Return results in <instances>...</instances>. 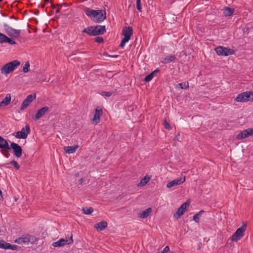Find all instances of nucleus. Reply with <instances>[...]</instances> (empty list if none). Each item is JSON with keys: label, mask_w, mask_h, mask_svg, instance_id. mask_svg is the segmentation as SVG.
I'll return each mask as SVG.
<instances>
[{"label": "nucleus", "mask_w": 253, "mask_h": 253, "mask_svg": "<svg viewBox=\"0 0 253 253\" xmlns=\"http://www.w3.org/2000/svg\"><path fill=\"white\" fill-rule=\"evenodd\" d=\"M84 11L85 14L95 23H101L106 18V13L105 10H93L86 7Z\"/></svg>", "instance_id": "obj_1"}, {"label": "nucleus", "mask_w": 253, "mask_h": 253, "mask_svg": "<svg viewBox=\"0 0 253 253\" xmlns=\"http://www.w3.org/2000/svg\"><path fill=\"white\" fill-rule=\"evenodd\" d=\"M106 30L104 25L91 26L84 28L83 33H85L90 36L101 35L106 33Z\"/></svg>", "instance_id": "obj_2"}, {"label": "nucleus", "mask_w": 253, "mask_h": 253, "mask_svg": "<svg viewBox=\"0 0 253 253\" xmlns=\"http://www.w3.org/2000/svg\"><path fill=\"white\" fill-rule=\"evenodd\" d=\"M20 64V62L18 60H13L6 64L1 69V72L2 74H8L13 71Z\"/></svg>", "instance_id": "obj_3"}, {"label": "nucleus", "mask_w": 253, "mask_h": 253, "mask_svg": "<svg viewBox=\"0 0 253 253\" xmlns=\"http://www.w3.org/2000/svg\"><path fill=\"white\" fill-rule=\"evenodd\" d=\"M246 227L247 224L244 223L241 227L237 229L231 236L232 241L233 242H237L238 240H240L244 235Z\"/></svg>", "instance_id": "obj_4"}, {"label": "nucleus", "mask_w": 253, "mask_h": 253, "mask_svg": "<svg viewBox=\"0 0 253 253\" xmlns=\"http://www.w3.org/2000/svg\"><path fill=\"white\" fill-rule=\"evenodd\" d=\"M3 27L6 33L10 37L12 38H17L19 37L21 33L20 30H16L12 28L6 23L3 24Z\"/></svg>", "instance_id": "obj_5"}, {"label": "nucleus", "mask_w": 253, "mask_h": 253, "mask_svg": "<svg viewBox=\"0 0 253 253\" xmlns=\"http://www.w3.org/2000/svg\"><path fill=\"white\" fill-rule=\"evenodd\" d=\"M30 127L29 124H27L25 127H23L21 131L16 133L15 137L19 139H26L28 134L30 132Z\"/></svg>", "instance_id": "obj_6"}, {"label": "nucleus", "mask_w": 253, "mask_h": 253, "mask_svg": "<svg viewBox=\"0 0 253 253\" xmlns=\"http://www.w3.org/2000/svg\"><path fill=\"white\" fill-rule=\"evenodd\" d=\"M73 243V235L71 234L70 237L65 240L64 239H60L58 241L52 243V246L54 247H62L65 245H70Z\"/></svg>", "instance_id": "obj_7"}, {"label": "nucleus", "mask_w": 253, "mask_h": 253, "mask_svg": "<svg viewBox=\"0 0 253 253\" xmlns=\"http://www.w3.org/2000/svg\"><path fill=\"white\" fill-rule=\"evenodd\" d=\"M189 206V203L188 201L182 204L181 206L177 210L176 213L174 214L173 217L178 219L185 212L186 209Z\"/></svg>", "instance_id": "obj_8"}, {"label": "nucleus", "mask_w": 253, "mask_h": 253, "mask_svg": "<svg viewBox=\"0 0 253 253\" xmlns=\"http://www.w3.org/2000/svg\"><path fill=\"white\" fill-rule=\"evenodd\" d=\"M36 95L35 94L28 95L24 100L20 107L21 110H24L30 104L36 99Z\"/></svg>", "instance_id": "obj_9"}, {"label": "nucleus", "mask_w": 253, "mask_h": 253, "mask_svg": "<svg viewBox=\"0 0 253 253\" xmlns=\"http://www.w3.org/2000/svg\"><path fill=\"white\" fill-rule=\"evenodd\" d=\"M10 148L13 150L14 154L17 158H20L21 156L22 149L21 146L18 144L14 142H12L10 144Z\"/></svg>", "instance_id": "obj_10"}, {"label": "nucleus", "mask_w": 253, "mask_h": 253, "mask_svg": "<svg viewBox=\"0 0 253 253\" xmlns=\"http://www.w3.org/2000/svg\"><path fill=\"white\" fill-rule=\"evenodd\" d=\"M251 135H253V128H247L240 132L237 135V138L243 139Z\"/></svg>", "instance_id": "obj_11"}, {"label": "nucleus", "mask_w": 253, "mask_h": 253, "mask_svg": "<svg viewBox=\"0 0 253 253\" xmlns=\"http://www.w3.org/2000/svg\"><path fill=\"white\" fill-rule=\"evenodd\" d=\"M250 93L248 91L244 92L239 94L236 97L235 100L238 102H246L248 101L250 99Z\"/></svg>", "instance_id": "obj_12"}, {"label": "nucleus", "mask_w": 253, "mask_h": 253, "mask_svg": "<svg viewBox=\"0 0 253 253\" xmlns=\"http://www.w3.org/2000/svg\"><path fill=\"white\" fill-rule=\"evenodd\" d=\"M185 181V176L183 178H179L177 179H175L168 182L167 184V187L168 188H171L176 185H180V184L183 183Z\"/></svg>", "instance_id": "obj_13"}, {"label": "nucleus", "mask_w": 253, "mask_h": 253, "mask_svg": "<svg viewBox=\"0 0 253 253\" xmlns=\"http://www.w3.org/2000/svg\"><path fill=\"white\" fill-rule=\"evenodd\" d=\"M0 149L3 150L6 152H9L10 150L7 141L1 136H0Z\"/></svg>", "instance_id": "obj_14"}, {"label": "nucleus", "mask_w": 253, "mask_h": 253, "mask_svg": "<svg viewBox=\"0 0 253 253\" xmlns=\"http://www.w3.org/2000/svg\"><path fill=\"white\" fill-rule=\"evenodd\" d=\"M122 34L124 37L130 40V37L133 34L132 28L130 26L125 27L123 29Z\"/></svg>", "instance_id": "obj_15"}, {"label": "nucleus", "mask_w": 253, "mask_h": 253, "mask_svg": "<svg viewBox=\"0 0 253 253\" xmlns=\"http://www.w3.org/2000/svg\"><path fill=\"white\" fill-rule=\"evenodd\" d=\"M103 112H95L93 118L91 120L93 124L95 125L98 124L100 121V117L102 115Z\"/></svg>", "instance_id": "obj_16"}, {"label": "nucleus", "mask_w": 253, "mask_h": 253, "mask_svg": "<svg viewBox=\"0 0 253 253\" xmlns=\"http://www.w3.org/2000/svg\"><path fill=\"white\" fill-rule=\"evenodd\" d=\"M107 222L104 220L101 221L94 225V227L100 231L104 230L107 227Z\"/></svg>", "instance_id": "obj_17"}, {"label": "nucleus", "mask_w": 253, "mask_h": 253, "mask_svg": "<svg viewBox=\"0 0 253 253\" xmlns=\"http://www.w3.org/2000/svg\"><path fill=\"white\" fill-rule=\"evenodd\" d=\"M78 147L79 146L78 145L66 146L64 147V150L66 153L72 154L75 153Z\"/></svg>", "instance_id": "obj_18"}, {"label": "nucleus", "mask_w": 253, "mask_h": 253, "mask_svg": "<svg viewBox=\"0 0 253 253\" xmlns=\"http://www.w3.org/2000/svg\"><path fill=\"white\" fill-rule=\"evenodd\" d=\"M223 14L225 16H230L232 15L234 12V9L233 8L225 7L223 9Z\"/></svg>", "instance_id": "obj_19"}, {"label": "nucleus", "mask_w": 253, "mask_h": 253, "mask_svg": "<svg viewBox=\"0 0 253 253\" xmlns=\"http://www.w3.org/2000/svg\"><path fill=\"white\" fill-rule=\"evenodd\" d=\"M159 72V69H156L153 72H151L148 75H147L145 78L144 81L146 82H149L152 80L156 74Z\"/></svg>", "instance_id": "obj_20"}, {"label": "nucleus", "mask_w": 253, "mask_h": 253, "mask_svg": "<svg viewBox=\"0 0 253 253\" xmlns=\"http://www.w3.org/2000/svg\"><path fill=\"white\" fill-rule=\"evenodd\" d=\"M152 212L151 208H149L140 213L139 217L141 218H147Z\"/></svg>", "instance_id": "obj_21"}, {"label": "nucleus", "mask_w": 253, "mask_h": 253, "mask_svg": "<svg viewBox=\"0 0 253 253\" xmlns=\"http://www.w3.org/2000/svg\"><path fill=\"white\" fill-rule=\"evenodd\" d=\"M11 101V96L10 94H7L6 97L0 103V106H5L8 105Z\"/></svg>", "instance_id": "obj_22"}, {"label": "nucleus", "mask_w": 253, "mask_h": 253, "mask_svg": "<svg viewBox=\"0 0 253 253\" xmlns=\"http://www.w3.org/2000/svg\"><path fill=\"white\" fill-rule=\"evenodd\" d=\"M176 59L175 55H170L167 56L166 57L163 58V62L165 64L169 63L173 61H174Z\"/></svg>", "instance_id": "obj_23"}, {"label": "nucleus", "mask_w": 253, "mask_h": 253, "mask_svg": "<svg viewBox=\"0 0 253 253\" xmlns=\"http://www.w3.org/2000/svg\"><path fill=\"white\" fill-rule=\"evenodd\" d=\"M225 47L218 46L215 48L216 54L218 55L224 56Z\"/></svg>", "instance_id": "obj_24"}, {"label": "nucleus", "mask_w": 253, "mask_h": 253, "mask_svg": "<svg viewBox=\"0 0 253 253\" xmlns=\"http://www.w3.org/2000/svg\"><path fill=\"white\" fill-rule=\"evenodd\" d=\"M150 178L147 176H144L141 180L140 182L137 184L139 186L145 185L150 180Z\"/></svg>", "instance_id": "obj_25"}, {"label": "nucleus", "mask_w": 253, "mask_h": 253, "mask_svg": "<svg viewBox=\"0 0 253 253\" xmlns=\"http://www.w3.org/2000/svg\"><path fill=\"white\" fill-rule=\"evenodd\" d=\"M176 87L178 88H180L181 89H188L189 88L188 82L178 83V84H176Z\"/></svg>", "instance_id": "obj_26"}, {"label": "nucleus", "mask_w": 253, "mask_h": 253, "mask_svg": "<svg viewBox=\"0 0 253 253\" xmlns=\"http://www.w3.org/2000/svg\"><path fill=\"white\" fill-rule=\"evenodd\" d=\"M82 211H83V213L84 214H91L94 209L92 207L87 208H83Z\"/></svg>", "instance_id": "obj_27"}, {"label": "nucleus", "mask_w": 253, "mask_h": 253, "mask_svg": "<svg viewBox=\"0 0 253 253\" xmlns=\"http://www.w3.org/2000/svg\"><path fill=\"white\" fill-rule=\"evenodd\" d=\"M45 113V112H37L35 116H32V118L34 121H36L44 115Z\"/></svg>", "instance_id": "obj_28"}, {"label": "nucleus", "mask_w": 253, "mask_h": 253, "mask_svg": "<svg viewBox=\"0 0 253 253\" xmlns=\"http://www.w3.org/2000/svg\"><path fill=\"white\" fill-rule=\"evenodd\" d=\"M224 53V56H225L232 55L234 53V50L233 49L228 47H225Z\"/></svg>", "instance_id": "obj_29"}, {"label": "nucleus", "mask_w": 253, "mask_h": 253, "mask_svg": "<svg viewBox=\"0 0 253 253\" xmlns=\"http://www.w3.org/2000/svg\"><path fill=\"white\" fill-rule=\"evenodd\" d=\"M8 38V37H7L6 35L0 33V43L6 42Z\"/></svg>", "instance_id": "obj_30"}, {"label": "nucleus", "mask_w": 253, "mask_h": 253, "mask_svg": "<svg viewBox=\"0 0 253 253\" xmlns=\"http://www.w3.org/2000/svg\"><path fill=\"white\" fill-rule=\"evenodd\" d=\"M8 243L5 242L3 240L0 241V248L3 249H8Z\"/></svg>", "instance_id": "obj_31"}, {"label": "nucleus", "mask_w": 253, "mask_h": 253, "mask_svg": "<svg viewBox=\"0 0 253 253\" xmlns=\"http://www.w3.org/2000/svg\"><path fill=\"white\" fill-rule=\"evenodd\" d=\"M8 249H10V250H14V251H19L20 249H21V247H18L17 246V245H11L10 244V243H8Z\"/></svg>", "instance_id": "obj_32"}, {"label": "nucleus", "mask_w": 253, "mask_h": 253, "mask_svg": "<svg viewBox=\"0 0 253 253\" xmlns=\"http://www.w3.org/2000/svg\"><path fill=\"white\" fill-rule=\"evenodd\" d=\"M22 239L23 241V243L24 244H28L30 243V235L29 234H27V235H23L22 236Z\"/></svg>", "instance_id": "obj_33"}, {"label": "nucleus", "mask_w": 253, "mask_h": 253, "mask_svg": "<svg viewBox=\"0 0 253 253\" xmlns=\"http://www.w3.org/2000/svg\"><path fill=\"white\" fill-rule=\"evenodd\" d=\"M163 125H164L165 128L168 130H170L172 128L171 126L169 125V124L167 121L166 118L164 119V120L163 121Z\"/></svg>", "instance_id": "obj_34"}, {"label": "nucleus", "mask_w": 253, "mask_h": 253, "mask_svg": "<svg viewBox=\"0 0 253 253\" xmlns=\"http://www.w3.org/2000/svg\"><path fill=\"white\" fill-rule=\"evenodd\" d=\"M16 170H19L20 169V166L18 163L15 160H13L10 162L9 163Z\"/></svg>", "instance_id": "obj_35"}, {"label": "nucleus", "mask_w": 253, "mask_h": 253, "mask_svg": "<svg viewBox=\"0 0 253 253\" xmlns=\"http://www.w3.org/2000/svg\"><path fill=\"white\" fill-rule=\"evenodd\" d=\"M30 68V64L29 62H27L25 63L24 67L23 69V71L24 73H27L29 71Z\"/></svg>", "instance_id": "obj_36"}, {"label": "nucleus", "mask_w": 253, "mask_h": 253, "mask_svg": "<svg viewBox=\"0 0 253 253\" xmlns=\"http://www.w3.org/2000/svg\"><path fill=\"white\" fill-rule=\"evenodd\" d=\"M129 40V39L124 37L121 42V43L120 44V47H124L126 43Z\"/></svg>", "instance_id": "obj_37"}, {"label": "nucleus", "mask_w": 253, "mask_h": 253, "mask_svg": "<svg viewBox=\"0 0 253 253\" xmlns=\"http://www.w3.org/2000/svg\"><path fill=\"white\" fill-rule=\"evenodd\" d=\"M30 243L31 244H34L38 241L39 239L35 236L30 235Z\"/></svg>", "instance_id": "obj_38"}, {"label": "nucleus", "mask_w": 253, "mask_h": 253, "mask_svg": "<svg viewBox=\"0 0 253 253\" xmlns=\"http://www.w3.org/2000/svg\"><path fill=\"white\" fill-rule=\"evenodd\" d=\"M112 93L110 91H102V95L103 96H106L107 97H109L112 95Z\"/></svg>", "instance_id": "obj_39"}, {"label": "nucleus", "mask_w": 253, "mask_h": 253, "mask_svg": "<svg viewBox=\"0 0 253 253\" xmlns=\"http://www.w3.org/2000/svg\"><path fill=\"white\" fill-rule=\"evenodd\" d=\"M199 217L200 216L198 215L197 213H196L193 217V220L196 222V223H198L199 222Z\"/></svg>", "instance_id": "obj_40"}, {"label": "nucleus", "mask_w": 253, "mask_h": 253, "mask_svg": "<svg viewBox=\"0 0 253 253\" xmlns=\"http://www.w3.org/2000/svg\"><path fill=\"white\" fill-rule=\"evenodd\" d=\"M95 41L98 43H102L104 42V40L101 37H97L95 38Z\"/></svg>", "instance_id": "obj_41"}, {"label": "nucleus", "mask_w": 253, "mask_h": 253, "mask_svg": "<svg viewBox=\"0 0 253 253\" xmlns=\"http://www.w3.org/2000/svg\"><path fill=\"white\" fill-rule=\"evenodd\" d=\"M23 241L24 240H23L22 238L21 237H19L18 239H16L14 242H15V243H16L18 244H20L23 243Z\"/></svg>", "instance_id": "obj_42"}, {"label": "nucleus", "mask_w": 253, "mask_h": 253, "mask_svg": "<svg viewBox=\"0 0 253 253\" xmlns=\"http://www.w3.org/2000/svg\"><path fill=\"white\" fill-rule=\"evenodd\" d=\"M6 42L8 43L11 45L16 44V42L14 40H12L11 39H10L9 38H8Z\"/></svg>", "instance_id": "obj_43"}, {"label": "nucleus", "mask_w": 253, "mask_h": 253, "mask_svg": "<svg viewBox=\"0 0 253 253\" xmlns=\"http://www.w3.org/2000/svg\"><path fill=\"white\" fill-rule=\"evenodd\" d=\"M136 7H137V9H138V10L139 12H141L142 11V6H141L140 2L136 3Z\"/></svg>", "instance_id": "obj_44"}, {"label": "nucleus", "mask_w": 253, "mask_h": 253, "mask_svg": "<svg viewBox=\"0 0 253 253\" xmlns=\"http://www.w3.org/2000/svg\"><path fill=\"white\" fill-rule=\"evenodd\" d=\"M169 250V246H166L163 249V250L161 252V253H167Z\"/></svg>", "instance_id": "obj_45"}, {"label": "nucleus", "mask_w": 253, "mask_h": 253, "mask_svg": "<svg viewBox=\"0 0 253 253\" xmlns=\"http://www.w3.org/2000/svg\"><path fill=\"white\" fill-rule=\"evenodd\" d=\"M248 93H250V100L249 101H253V91H248Z\"/></svg>", "instance_id": "obj_46"}, {"label": "nucleus", "mask_w": 253, "mask_h": 253, "mask_svg": "<svg viewBox=\"0 0 253 253\" xmlns=\"http://www.w3.org/2000/svg\"><path fill=\"white\" fill-rule=\"evenodd\" d=\"M48 107L45 106L44 107H42V108L39 109L38 111H48Z\"/></svg>", "instance_id": "obj_47"}, {"label": "nucleus", "mask_w": 253, "mask_h": 253, "mask_svg": "<svg viewBox=\"0 0 253 253\" xmlns=\"http://www.w3.org/2000/svg\"><path fill=\"white\" fill-rule=\"evenodd\" d=\"M179 137H180V132H178L177 135L175 136V139L178 141H181L179 139Z\"/></svg>", "instance_id": "obj_48"}, {"label": "nucleus", "mask_w": 253, "mask_h": 253, "mask_svg": "<svg viewBox=\"0 0 253 253\" xmlns=\"http://www.w3.org/2000/svg\"><path fill=\"white\" fill-rule=\"evenodd\" d=\"M205 212L203 210H201L199 212H198V213H197V214H198L199 216H201L202 214Z\"/></svg>", "instance_id": "obj_49"}, {"label": "nucleus", "mask_w": 253, "mask_h": 253, "mask_svg": "<svg viewBox=\"0 0 253 253\" xmlns=\"http://www.w3.org/2000/svg\"><path fill=\"white\" fill-rule=\"evenodd\" d=\"M84 179L83 178H80L79 180H78V183L80 184H81L83 183V182H84Z\"/></svg>", "instance_id": "obj_50"}, {"label": "nucleus", "mask_w": 253, "mask_h": 253, "mask_svg": "<svg viewBox=\"0 0 253 253\" xmlns=\"http://www.w3.org/2000/svg\"><path fill=\"white\" fill-rule=\"evenodd\" d=\"M94 111H102V108L98 107L95 108Z\"/></svg>", "instance_id": "obj_51"}, {"label": "nucleus", "mask_w": 253, "mask_h": 253, "mask_svg": "<svg viewBox=\"0 0 253 253\" xmlns=\"http://www.w3.org/2000/svg\"><path fill=\"white\" fill-rule=\"evenodd\" d=\"M60 12V8H58L56 10V13H59Z\"/></svg>", "instance_id": "obj_52"}, {"label": "nucleus", "mask_w": 253, "mask_h": 253, "mask_svg": "<svg viewBox=\"0 0 253 253\" xmlns=\"http://www.w3.org/2000/svg\"><path fill=\"white\" fill-rule=\"evenodd\" d=\"M8 164L7 163V164H2V165H1V167H4L6 165H8Z\"/></svg>", "instance_id": "obj_53"}, {"label": "nucleus", "mask_w": 253, "mask_h": 253, "mask_svg": "<svg viewBox=\"0 0 253 253\" xmlns=\"http://www.w3.org/2000/svg\"><path fill=\"white\" fill-rule=\"evenodd\" d=\"M0 196H1V198L2 197V192H1V191L0 190Z\"/></svg>", "instance_id": "obj_54"}, {"label": "nucleus", "mask_w": 253, "mask_h": 253, "mask_svg": "<svg viewBox=\"0 0 253 253\" xmlns=\"http://www.w3.org/2000/svg\"><path fill=\"white\" fill-rule=\"evenodd\" d=\"M141 2V0H136V3H139Z\"/></svg>", "instance_id": "obj_55"}, {"label": "nucleus", "mask_w": 253, "mask_h": 253, "mask_svg": "<svg viewBox=\"0 0 253 253\" xmlns=\"http://www.w3.org/2000/svg\"><path fill=\"white\" fill-rule=\"evenodd\" d=\"M52 8H55V6L54 5H52Z\"/></svg>", "instance_id": "obj_56"}, {"label": "nucleus", "mask_w": 253, "mask_h": 253, "mask_svg": "<svg viewBox=\"0 0 253 253\" xmlns=\"http://www.w3.org/2000/svg\"><path fill=\"white\" fill-rule=\"evenodd\" d=\"M45 1V2H48L49 1V0H44Z\"/></svg>", "instance_id": "obj_57"}, {"label": "nucleus", "mask_w": 253, "mask_h": 253, "mask_svg": "<svg viewBox=\"0 0 253 253\" xmlns=\"http://www.w3.org/2000/svg\"><path fill=\"white\" fill-rule=\"evenodd\" d=\"M117 56H118V55L112 56V57H117Z\"/></svg>", "instance_id": "obj_58"}, {"label": "nucleus", "mask_w": 253, "mask_h": 253, "mask_svg": "<svg viewBox=\"0 0 253 253\" xmlns=\"http://www.w3.org/2000/svg\"><path fill=\"white\" fill-rule=\"evenodd\" d=\"M14 18V16H11V17H10V19H12V18Z\"/></svg>", "instance_id": "obj_59"}, {"label": "nucleus", "mask_w": 253, "mask_h": 253, "mask_svg": "<svg viewBox=\"0 0 253 253\" xmlns=\"http://www.w3.org/2000/svg\"><path fill=\"white\" fill-rule=\"evenodd\" d=\"M76 176H78V175H79V173H77V174H76Z\"/></svg>", "instance_id": "obj_60"}, {"label": "nucleus", "mask_w": 253, "mask_h": 253, "mask_svg": "<svg viewBox=\"0 0 253 253\" xmlns=\"http://www.w3.org/2000/svg\"><path fill=\"white\" fill-rule=\"evenodd\" d=\"M3 0H0V2H1V1H2Z\"/></svg>", "instance_id": "obj_61"}]
</instances>
